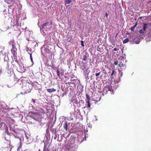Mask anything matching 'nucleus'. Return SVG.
<instances>
[{"instance_id": "1", "label": "nucleus", "mask_w": 151, "mask_h": 151, "mask_svg": "<svg viewBox=\"0 0 151 151\" xmlns=\"http://www.w3.org/2000/svg\"><path fill=\"white\" fill-rule=\"evenodd\" d=\"M33 86L28 82H26L23 85L21 93L23 94L30 92L31 91Z\"/></svg>"}, {"instance_id": "38", "label": "nucleus", "mask_w": 151, "mask_h": 151, "mask_svg": "<svg viewBox=\"0 0 151 151\" xmlns=\"http://www.w3.org/2000/svg\"><path fill=\"white\" fill-rule=\"evenodd\" d=\"M12 120L13 121H14V120L13 119H12Z\"/></svg>"}, {"instance_id": "12", "label": "nucleus", "mask_w": 151, "mask_h": 151, "mask_svg": "<svg viewBox=\"0 0 151 151\" xmlns=\"http://www.w3.org/2000/svg\"><path fill=\"white\" fill-rule=\"evenodd\" d=\"M129 41V40L128 38H127L126 39H125L123 41V43L124 44L126 43L127 42H128Z\"/></svg>"}, {"instance_id": "14", "label": "nucleus", "mask_w": 151, "mask_h": 151, "mask_svg": "<svg viewBox=\"0 0 151 151\" xmlns=\"http://www.w3.org/2000/svg\"><path fill=\"white\" fill-rule=\"evenodd\" d=\"M5 132L6 133V134L9 135L10 134L9 133V132L8 130V128L6 126V128L5 129Z\"/></svg>"}, {"instance_id": "34", "label": "nucleus", "mask_w": 151, "mask_h": 151, "mask_svg": "<svg viewBox=\"0 0 151 151\" xmlns=\"http://www.w3.org/2000/svg\"><path fill=\"white\" fill-rule=\"evenodd\" d=\"M104 73L105 74H107V73H106V71H105V72Z\"/></svg>"}, {"instance_id": "8", "label": "nucleus", "mask_w": 151, "mask_h": 151, "mask_svg": "<svg viewBox=\"0 0 151 151\" xmlns=\"http://www.w3.org/2000/svg\"><path fill=\"white\" fill-rule=\"evenodd\" d=\"M150 40H151V30L148 33V36L147 37Z\"/></svg>"}, {"instance_id": "29", "label": "nucleus", "mask_w": 151, "mask_h": 151, "mask_svg": "<svg viewBox=\"0 0 151 151\" xmlns=\"http://www.w3.org/2000/svg\"><path fill=\"white\" fill-rule=\"evenodd\" d=\"M137 22H136L135 25L133 27L135 28L137 26Z\"/></svg>"}, {"instance_id": "9", "label": "nucleus", "mask_w": 151, "mask_h": 151, "mask_svg": "<svg viewBox=\"0 0 151 151\" xmlns=\"http://www.w3.org/2000/svg\"><path fill=\"white\" fill-rule=\"evenodd\" d=\"M86 101H90V97L89 96L88 94H86Z\"/></svg>"}, {"instance_id": "7", "label": "nucleus", "mask_w": 151, "mask_h": 151, "mask_svg": "<svg viewBox=\"0 0 151 151\" xmlns=\"http://www.w3.org/2000/svg\"><path fill=\"white\" fill-rule=\"evenodd\" d=\"M49 23L48 22H46L41 25L40 28L41 30L43 29L45 27L48 25Z\"/></svg>"}, {"instance_id": "17", "label": "nucleus", "mask_w": 151, "mask_h": 151, "mask_svg": "<svg viewBox=\"0 0 151 151\" xmlns=\"http://www.w3.org/2000/svg\"><path fill=\"white\" fill-rule=\"evenodd\" d=\"M144 31H144L143 29H141L140 31H139V32L140 34L143 35L144 34Z\"/></svg>"}, {"instance_id": "27", "label": "nucleus", "mask_w": 151, "mask_h": 151, "mask_svg": "<svg viewBox=\"0 0 151 151\" xmlns=\"http://www.w3.org/2000/svg\"><path fill=\"white\" fill-rule=\"evenodd\" d=\"M108 14L106 12L105 14L106 17V18L108 17Z\"/></svg>"}, {"instance_id": "4", "label": "nucleus", "mask_w": 151, "mask_h": 151, "mask_svg": "<svg viewBox=\"0 0 151 151\" xmlns=\"http://www.w3.org/2000/svg\"><path fill=\"white\" fill-rule=\"evenodd\" d=\"M9 44L10 45H12V48H15V46L14 40H12L10 41L9 42Z\"/></svg>"}, {"instance_id": "25", "label": "nucleus", "mask_w": 151, "mask_h": 151, "mask_svg": "<svg viewBox=\"0 0 151 151\" xmlns=\"http://www.w3.org/2000/svg\"><path fill=\"white\" fill-rule=\"evenodd\" d=\"M135 27H131L130 29L132 31H134V29Z\"/></svg>"}, {"instance_id": "31", "label": "nucleus", "mask_w": 151, "mask_h": 151, "mask_svg": "<svg viewBox=\"0 0 151 151\" xmlns=\"http://www.w3.org/2000/svg\"><path fill=\"white\" fill-rule=\"evenodd\" d=\"M20 146H19V148H18V149L19 148H21V146L22 145V144H21V142L20 141Z\"/></svg>"}, {"instance_id": "15", "label": "nucleus", "mask_w": 151, "mask_h": 151, "mask_svg": "<svg viewBox=\"0 0 151 151\" xmlns=\"http://www.w3.org/2000/svg\"><path fill=\"white\" fill-rule=\"evenodd\" d=\"M87 54L83 55V60L84 61H86V58L87 57Z\"/></svg>"}, {"instance_id": "21", "label": "nucleus", "mask_w": 151, "mask_h": 151, "mask_svg": "<svg viewBox=\"0 0 151 151\" xmlns=\"http://www.w3.org/2000/svg\"><path fill=\"white\" fill-rule=\"evenodd\" d=\"M114 65H118V62L117 60L114 61Z\"/></svg>"}, {"instance_id": "26", "label": "nucleus", "mask_w": 151, "mask_h": 151, "mask_svg": "<svg viewBox=\"0 0 151 151\" xmlns=\"http://www.w3.org/2000/svg\"><path fill=\"white\" fill-rule=\"evenodd\" d=\"M60 75L61 76H63L64 75V72H61L60 73Z\"/></svg>"}, {"instance_id": "10", "label": "nucleus", "mask_w": 151, "mask_h": 151, "mask_svg": "<svg viewBox=\"0 0 151 151\" xmlns=\"http://www.w3.org/2000/svg\"><path fill=\"white\" fill-rule=\"evenodd\" d=\"M64 129L66 130H67L68 129V125L67 123V122L65 123V124L64 125Z\"/></svg>"}, {"instance_id": "3", "label": "nucleus", "mask_w": 151, "mask_h": 151, "mask_svg": "<svg viewBox=\"0 0 151 151\" xmlns=\"http://www.w3.org/2000/svg\"><path fill=\"white\" fill-rule=\"evenodd\" d=\"M16 48H12L11 49V52L12 54L13 55V56H14L15 55L17 54V52H16Z\"/></svg>"}, {"instance_id": "16", "label": "nucleus", "mask_w": 151, "mask_h": 151, "mask_svg": "<svg viewBox=\"0 0 151 151\" xmlns=\"http://www.w3.org/2000/svg\"><path fill=\"white\" fill-rule=\"evenodd\" d=\"M124 65V64L122 63V62H119V63L118 65V66L120 67H122Z\"/></svg>"}, {"instance_id": "39", "label": "nucleus", "mask_w": 151, "mask_h": 151, "mask_svg": "<svg viewBox=\"0 0 151 151\" xmlns=\"http://www.w3.org/2000/svg\"><path fill=\"white\" fill-rule=\"evenodd\" d=\"M85 107H85V106L84 107V108H85Z\"/></svg>"}, {"instance_id": "37", "label": "nucleus", "mask_w": 151, "mask_h": 151, "mask_svg": "<svg viewBox=\"0 0 151 151\" xmlns=\"http://www.w3.org/2000/svg\"><path fill=\"white\" fill-rule=\"evenodd\" d=\"M34 119L36 121H37V120L35 119L34 118Z\"/></svg>"}, {"instance_id": "22", "label": "nucleus", "mask_w": 151, "mask_h": 151, "mask_svg": "<svg viewBox=\"0 0 151 151\" xmlns=\"http://www.w3.org/2000/svg\"><path fill=\"white\" fill-rule=\"evenodd\" d=\"M15 25L16 26H18L19 25L18 20L17 19L16 20V23L15 24Z\"/></svg>"}, {"instance_id": "36", "label": "nucleus", "mask_w": 151, "mask_h": 151, "mask_svg": "<svg viewBox=\"0 0 151 151\" xmlns=\"http://www.w3.org/2000/svg\"><path fill=\"white\" fill-rule=\"evenodd\" d=\"M68 84H70V82H68Z\"/></svg>"}, {"instance_id": "30", "label": "nucleus", "mask_w": 151, "mask_h": 151, "mask_svg": "<svg viewBox=\"0 0 151 151\" xmlns=\"http://www.w3.org/2000/svg\"><path fill=\"white\" fill-rule=\"evenodd\" d=\"M43 151H49V150L48 149H45Z\"/></svg>"}, {"instance_id": "6", "label": "nucleus", "mask_w": 151, "mask_h": 151, "mask_svg": "<svg viewBox=\"0 0 151 151\" xmlns=\"http://www.w3.org/2000/svg\"><path fill=\"white\" fill-rule=\"evenodd\" d=\"M47 91L48 92L50 93H51L55 91H56V89L53 88H48L47 89Z\"/></svg>"}, {"instance_id": "23", "label": "nucleus", "mask_w": 151, "mask_h": 151, "mask_svg": "<svg viewBox=\"0 0 151 151\" xmlns=\"http://www.w3.org/2000/svg\"><path fill=\"white\" fill-rule=\"evenodd\" d=\"M81 45L83 47L84 46L83 41V40L81 41Z\"/></svg>"}, {"instance_id": "35", "label": "nucleus", "mask_w": 151, "mask_h": 151, "mask_svg": "<svg viewBox=\"0 0 151 151\" xmlns=\"http://www.w3.org/2000/svg\"><path fill=\"white\" fill-rule=\"evenodd\" d=\"M30 58L32 60V59H31L32 56H31V54H30Z\"/></svg>"}, {"instance_id": "33", "label": "nucleus", "mask_w": 151, "mask_h": 151, "mask_svg": "<svg viewBox=\"0 0 151 151\" xmlns=\"http://www.w3.org/2000/svg\"><path fill=\"white\" fill-rule=\"evenodd\" d=\"M32 101H33V102H34V103H35V100H34V99H32Z\"/></svg>"}, {"instance_id": "18", "label": "nucleus", "mask_w": 151, "mask_h": 151, "mask_svg": "<svg viewBox=\"0 0 151 151\" xmlns=\"http://www.w3.org/2000/svg\"><path fill=\"white\" fill-rule=\"evenodd\" d=\"M68 144V145L69 144V146L70 147H71L72 148H73V147H74L75 146V145L74 144V142H73V143H72L71 145H70V144Z\"/></svg>"}, {"instance_id": "2", "label": "nucleus", "mask_w": 151, "mask_h": 151, "mask_svg": "<svg viewBox=\"0 0 151 151\" xmlns=\"http://www.w3.org/2000/svg\"><path fill=\"white\" fill-rule=\"evenodd\" d=\"M43 108V107L39 109L38 110V116H42V114H44L45 111Z\"/></svg>"}, {"instance_id": "11", "label": "nucleus", "mask_w": 151, "mask_h": 151, "mask_svg": "<svg viewBox=\"0 0 151 151\" xmlns=\"http://www.w3.org/2000/svg\"><path fill=\"white\" fill-rule=\"evenodd\" d=\"M71 1V0H67L65 1V4H68L70 3Z\"/></svg>"}, {"instance_id": "5", "label": "nucleus", "mask_w": 151, "mask_h": 151, "mask_svg": "<svg viewBox=\"0 0 151 151\" xmlns=\"http://www.w3.org/2000/svg\"><path fill=\"white\" fill-rule=\"evenodd\" d=\"M148 24L147 23H144L143 25V29L144 31H146V29L148 28Z\"/></svg>"}, {"instance_id": "19", "label": "nucleus", "mask_w": 151, "mask_h": 151, "mask_svg": "<svg viewBox=\"0 0 151 151\" xmlns=\"http://www.w3.org/2000/svg\"><path fill=\"white\" fill-rule=\"evenodd\" d=\"M86 103L88 104L87 107L90 108L91 107V104L90 101H86Z\"/></svg>"}, {"instance_id": "13", "label": "nucleus", "mask_w": 151, "mask_h": 151, "mask_svg": "<svg viewBox=\"0 0 151 151\" xmlns=\"http://www.w3.org/2000/svg\"><path fill=\"white\" fill-rule=\"evenodd\" d=\"M116 71H115L114 70H113L112 71V73L111 74V77L112 76H113V75H115V74H116Z\"/></svg>"}, {"instance_id": "20", "label": "nucleus", "mask_w": 151, "mask_h": 151, "mask_svg": "<svg viewBox=\"0 0 151 151\" xmlns=\"http://www.w3.org/2000/svg\"><path fill=\"white\" fill-rule=\"evenodd\" d=\"M57 76H58V77H59V78H60V71L58 70H57Z\"/></svg>"}, {"instance_id": "28", "label": "nucleus", "mask_w": 151, "mask_h": 151, "mask_svg": "<svg viewBox=\"0 0 151 151\" xmlns=\"http://www.w3.org/2000/svg\"><path fill=\"white\" fill-rule=\"evenodd\" d=\"M119 49H117L116 48H114L113 49V50L114 51H116L117 50H118Z\"/></svg>"}, {"instance_id": "24", "label": "nucleus", "mask_w": 151, "mask_h": 151, "mask_svg": "<svg viewBox=\"0 0 151 151\" xmlns=\"http://www.w3.org/2000/svg\"><path fill=\"white\" fill-rule=\"evenodd\" d=\"M100 71H99V72L97 73H96V74H95L96 76H98L100 75Z\"/></svg>"}, {"instance_id": "32", "label": "nucleus", "mask_w": 151, "mask_h": 151, "mask_svg": "<svg viewBox=\"0 0 151 151\" xmlns=\"http://www.w3.org/2000/svg\"><path fill=\"white\" fill-rule=\"evenodd\" d=\"M99 71H100V70H99V69H97V71H96V72H98H98H99Z\"/></svg>"}]
</instances>
